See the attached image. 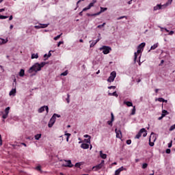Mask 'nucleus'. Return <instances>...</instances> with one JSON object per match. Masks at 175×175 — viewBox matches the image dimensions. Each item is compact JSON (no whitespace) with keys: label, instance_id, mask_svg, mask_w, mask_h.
<instances>
[{"label":"nucleus","instance_id":"1","mask_svg":"<svg viewBox=\"0 0 175 175\" xmlns=\"http://www.w3.org/2000/svg\"><path fill=\"white\" fill-rule=\"evenodd\" d=\"M46 65V62H41L34 64L28 70L29 73H32L33 72H39L42 70V68H43Z\"/></svg>","mask_w":175,"mask_h":175},{"label":"nucleus","instance_id":"2","mask_svg":"<svg viewBox=\"0 0 175 175\" xmlns=\"http://www.w3.org/2000/svg\"><path fill=\"white\" fill-rule=\"evenodd\" d=\"M145 46H146V42H142L137 46V51L134 53L135 64H136V61H137V56L139 55V54H142V50H143V49H144Z\"/></svg>","mask_w":175,"mask_h":175},{"label":"nucleus","instance_id":"3","mask_svg":"<svg viewBox=\"0 0 175 175\" xmlns=\"http://www.w3.org/2000/svg\"><path fill=\"white\" fill-rule=\"evenodd\" d=\"M172 2H173V0H168L166 2V3L163 5L158 4L154 7V10H161L166 9L167 6L172 5Z\"/></svg>","mask_w":175,"mask_h":175},{"label":"nucleus","instance_id":"4","mask_svg":"<svg viewBox=\"0 0 175 175\" xmlns=\"http://www.w3.org/2000/svg\"><path fill=\"white\" fill-rule=\"evenodd\" d=\"M57 118H59L61 117V115H58L57 113H54L53 115L52 118H51V120H49V122L48 124L49 128H53V125H54V124H55V120H57Z\"/></svg>","mask_w":175,"mask_h":175},{"label":"nucleus","instance_id":"5","mask_svg":"<svg viewBox=\"0 0 175 175\" xmlns=\"http://www.w3.org/2000/svg\"><path fill=\"white\" fill-rule=\"evenodd\" d=\"M142 135H143L144 137L147 136V131H146V129H142L136 135L135 139H140V137H142Z\"/></svg>","mask_w":175,"mask_h":175},{"label":"nucleus","instance_id":"6","mask_svg":"<svg viewBox=\"0 0 175 175\" xmlns=\"http://www.w3.org/2000/svg\"><path fill=\"white\" fill-rule=\"evenodd\" d=\"M103 165H105V161L103 160L100 164H98L97 165L92 167V170L94 172H98V170H100V169L103 167Z\"/></svg>","mask_w":175,"mask_h":175},{"label":"nucleus","instance_id":"7","mask_svg":"<svg viewBox=\"0 0 175 175\" xmlns=\"http://www.w3.org/2000/svg\"><path fill=\"white\" fill-rule=\"evenodd\" d=\"M116 76H117V73L115 71L111 72L110 76L107 79L108 83H113Z\"/></svg>","mask_w":175,"mask_h":175},{"label":"nucleus","instance_id":"8","mask_svg":"<svg viewBox=\"0 0 175 175\" xmlns=\"http://www.w3.org/2000/svg\"><path fill=\"white\" fill-rule=\"evenodd\" d=\"M100 50H103V54H109L111 51V48L110 46H103Z\"/></svg>","mask_w":175,"mask_h":175},{"label":"nucleus","instance_id":"9","mask_svg":"<svg viewBox=\"0 0 175 175\" xmlns=\"http://www.w3.org/2000/svg\"><path fill=\"white\" fill-rule=\"evenodd\" d=\"M95 3H96V0H93L92 2L88 5V7L83 9L82 12H87V10H90V9L94 7Z\"/></svg>","mask_w":175,"mask_h":175},{"label":"nucleus","instance_id":"10","mask_svg":"<svg viewBox=\"0 0 175 175\" xmlns=\"http://www.w3.org/2000/svg\"><path fill=\"white\" fill-rule=\"evenodd\" d=\"M106 10H107V8H103V7H100V11L99 12H97L96 14H87V16H99V14H100V13H103V12H106Z\"/></svg>","mask_w":175,"mask_h":175},{"label":"nucleus","instance_id":"11","mask_svg":"<svg viewBox=\"0 0 175 175\" xmlns=\"http://www.w3.org/2000/svg\"><path fill=\"white\" fill-rule=\"evenodd\" d=\"M9 111H10V107H8L5 109V113L2 116V118H3V120H6V118H8L9 116Z\"/></svg>","mask_w":175,"mask_h":175},{"label":"nucleus","instance_id":"12","mask_svg":"<svg viewBox=\"0 0 175 175\" xmlns=\"http://www.w3.org/2000/svg\"><path fill=\"white\" fill-rule=\"evenodd\" d=\"M44 110H46V114L49 113V107L48 106H43L41 107L39 109H38V113H43V111H44Z\"/></svg>","mask_w":175,"mask_h":175},{"label":"nucleus","instance_id":"13","mask_svg":"<svg viewBox=\"0 0 175 175\" xmlns=\"http://www.w3.org/2000/svg\"><path fill=\"white\" fill-rule=\"evenodd\" d=\"M65 162H66V163L63 164V166H64V167H73V164H72V161L65 160Z\"/></svg>","mask_w":175,"mask_h":175},{"label":"nucleus","instance_id":"14","mask_svg":"<svg viewBox=\"0 0 175 175\" xmlns=\"http://www.w3.org/2000/svg\"><path fill=\"white\" fill-rule=\"evenodd\" d=\"M124 170H126V168H125L124 167H120L119 169L116 170L115 175H120V173H121V172H124Z\"/></svg>","mask_w":175,"mask_h":175},{"label":"nucleus","instance_id":"15","mask_svg":"<svg viewBox=\"0 0 175 175\" xmlns=\"http://www.w3.org/2000/svg\"><path fill=\"white\" fill-rule=\"evenodd\" d=\"M116 137L118 139H121V137H122V133H121V131L118 130L117 131V129H116Z\"/></svg>","mask_w":175,"mask_h":175},{"label":"nucleus","instance_id":"16","mask_svg":"<svg viewBox=\"0 0 175 175\" xmlns=\"http://www.w3.org/2000/svg\"><path fill=\"white\" fill-rule=\"evenodd\" d=\"M111 120H109L107 122L108 125H110V126H113V121H114V115L113 114V113H111Z\"/></svg>","mask_w":175,"mask_h":175},{"label":"nucleus","instance_id":"17","mask_svg":"<svg viewBox=\"0 0 175 175\" xmlns=\"http://www.w3.org/2000/svg\"><path fill=\"white\" fill-rule=\"evenodd\" d=\"M81 148H83V150H88V148H90V145L88 144H82Z\"/></svg>","mask_w":175,"mask_h":175},{"label":"nucleus","instance_id":"18","mask_svg":"<svg viewBox=\"0 0 175 175\" xmlns=\"http://www.w3.org/2000/svg\"><path fill=\"white\" fill-rule=\"evenodd\" d=\"M124 105H126L128 107H131L133 106V103H132L131 101H124Z\"/></svg>","mask_w":175,"mask_h":175},{"label":"nucleus","instance_id":"19","mask_svg":"<svg viewBox=\"0 0 175 175\" xmlns=\"http://www.w3.org/2000/svg\"><path fill=\"white\" fill-rule=\"evenodd\" d=\"M100 158H102L103 159H106V158H107V154H103V152H102V150H100Z\"/></svg>","mask_w":175,"mask_h":175},{"label":"nucleus","instance_id":"20","mask_svg":"<svg viewBox=\"0 0 175 175\" xmlns=\"http://www.w3.org/2000/svg\"><path fill=\"white\" fill-rule=\"evenodd\" d=\"M25 75V71L24 69H21L19 72V76L20 77H24V75Z\"/></svg>","mask_w":175,"mask_h":175},{"label":"nucleus","instance_id":"21","mask_svg":"<svg viewBox=\"0 0 175 175\" xmlns=\"http://www.w3.org/2000/svg\"><path fill=\"white\" fill-rule=\"evenodd\" d=\"M8 38L7 39H3V38H0V44H5V43H8Z\"/></svg>","mask_w":175,"mask_h":175},{"label":"nucleus","instance_id":"22","mask_svg":"<svg viewBox=\"0 0 175 175\" xmlns=\"http://www.w3.org/2000/svg\"><path fill=\"white\" fill-rule=\"evenodd\" d=\"M108 95L109 96H116V98H118V94H117V92H113V93H109Z\"/></svg>","mask_w":175,"mask_h":175},{"label":"nucleus","instance_id":"23","mask_svg":"<svg viewBox=\"0 0 175 175\" xmlns=\"http://www.w3.org/2000/svg\"><path fill=\"white\" fill-rule=\"evenodd\" d=\"M12 95H13V96L16 95V89H12L10 92V96H12Z\"/></svg>","mask_w":175,"mask_h":175},{"label":"nucleus","instance_id":"24","mask_svg":"<svg viewBox=\"0 0 175 175\" xmlns=\"http://www.w3.org/2000/svg\"><path fill=\"white\" fill-rule=\"evenodd\" d=\"M34 58H36V59L39 58V55H38V53H36V54L33 53L31 55V59H34Z\"/></svg>","mask_w":175,"mask_h":175},{"label":"nucleus","instance_id":"25","mask_svg":"<svg viewBox=\"0 0 175 175\" xmlns=\"http://www.w3.org/2000/svg\"><path fill=\"white\" fill-rule=\"evenodd\" d=\"M131 116H135V114H136V107H133V109L131 111Z\"/></svg>","mask_w":175,"mask_h":175},{"label":"nucleus","instance_id":"26","mask_svg":"<svg viewBox=\"0 0 175 175\" xmlns=\"http://www.w3.org/2000/svg\"><path fill=\"white\" fill-rule=\"evenodd\" d=\"M167 114H169V112H167V111L163 110V111H162V117H165V116H167Z\"/></svg>","mask_w":175,"mask_h":175},{"label":"nucleus","instance_id":"27","mask_svg":"<svg viewBox=\"0 0 175 175\" xmlns=\"http://www.w3.org/2000/svg\"><path fill=\"white\" fill-rule=\"evenodd\" d=\"M42 137V134H37L35 135L36 140H39Z\"/></svg>","mask_w":175,"mask_h":175},{"label":"nucleus","instance_id":"28","mask_svg":"<svg viewBox=\"0 0 175 175\" xmlns=\"http://www.w3.org/2000/svg\"><path fill=\"white\" fill-rule=\"evenodd\" d=\"M81 165H83V163L79 162V163H75V167L80 168V166H81Z\"/></svg>","mask_w":175,"mask_h":175},{"label":"nucleus","instance_id":"29","mask_svg":"<svg viewBox=\"0 0 175 175\" xmlns=\"http://www.w3.org/2000/svg\"><path fill=\"white\" fill-rule=\"evenodd\" d=\"M158 100H159V102H165V103L167 102V100H165L162 98H159Z\"/></svg>","mask_w":175,"mask_h":175},{"label":"nucleus","instance_id":"30","mask_svg":"<svg viewBox=\"0 0 175 175\" xmlns=\"http://www.w3.org/2000/svg\"><path fill=\"white\" fill-rule=\"evenodd\" d=\"M61 36H62V33L60 35H58L56 37H55L53 39H54V40H58V39H59V38H61Z\"/></svg>","mask_w":175,"mask_h":175},{"label":"nucleus","instance_id":"31","mask_svg":"<svg viewBox=\"0 0 175 175\" xmlns=\"http://www.w3.org/2000/svg\"><path fill=\"white\" fill-rule=\"evenodd\" d=\"M65 136H67L66 142H69V137H70V133H66Z\"/></svg>","mask_w":175,"mask_h":175},{"label":"nucleus","instance_id":"32","mask_svg":"<svg viewBox=\"0 0 175 175\" xmlns=\"http://www.w3.org/2000/svg\"><path fill=\"white\" fill-rule=\"evenodd\" d=\"M106 25V23H103L102 25H99L97 26V28H103Z\"/></svg>","mask_w":175,"mask_h":175},{"label":"nucleus","instance_id":"33","mask_svg":"<svg viewBox=\"0 0 175 175\" xmlns=\"http://www.w3.org/2000/svg\"><path fill=\"white\" fill-rule=\"evenodd\" d=\"M49 24H41L42 28H47Z\"/></svg>","mask_w":175,"mask_h":175},{"label":"nucleus","instance_id":"34","mask_svg":"<svg viewBox=\"0 0 175 175\" xmlns=\"http://www.w3.org/2000/svg\"><path fill=\"white\" fill-rule=\"evenodd\" d=\"M175 129V124L170 128L169 131L172 132V131H174Z\"/></svg>","mask_w":175,"mask_h":175},{"label":"nucleus","instance_id":"35","mask_svg":"<svg viewBox=\"0 0 175 175\" xmlns=\"http://www.w3.org/2000/svg\"><path fill=\"white\" fill-rule=\"evenodd\" d=\"M36 29H40L42 28V24H39L38 25L35 26Z\"/></svg>","mask_w":175,"mask_h":175},{"label":"nucleus","instance_id":"36","mask_svg":"<svg viewBox=\"0 0 175 175\" xmlns=\"http://www.w3.org/2000/svg\"><path fill=\"white\" fill-rule=\"evenodd\" d=\"M5 18H8V16H3V15H0V20H5Z\"/></svg>","mask_w":175,"mask_h":175},{"label":"nucleus","instance_id":"37","mask_svg":"<svg viewBox=\"0 0 175 175\" xmlns=\"http://www.w3.org/2000/svg\"><path fill=\"white\" fill-rule=\"evenodd\" d=\"M149 146H150V147H153L154 146V142H151V138L149 139Z\"/></svg>","mask_w":175,"mask_h":175},{"label":"nucleus","instance_id":"38","mask_svg":"<svg viewBox=\"0 0 175 175\" xmlns=\"http://www.w3.org/2000/svg\"><path fill=\"white\" fill-rule=\"evenodd\" d=\"M36 169L38 171V172H41L42 170V167L40 165H38L36 167Z\"/></svg>","mask_w":175,"mask_h":175},{"label":"nucleus","instance_id":"39","mask_svg":"<svg viewBox=\"0 0 175 175\" xmlns=\"http://www.w3.org/2000/svg\"><path fill=\"white\" fill-rule=\"evenodd\" d=\"M147 166H148V164H147V163H144L143 165H142V169H146V167H147Z\"/></svg>","mask_w":175,"mask_h":175},{"label":"nucleus","instance_id":"40","mask_svg":"<svg viewBox=\"0 0 175 175\" xmlns=\"http://www.w3.org/2000/svg\"><path fill=\"white\" fill-rule=\"evenodd\" d=\"M67 75H68V70H66L61 74V76H67Z\"/></svg>","mask_w":175,"mask_h":175},{"label":"nucleus","instance_id":"41","mask_svg":"<svg viewBox=\"0 0 175 175\" xmlns=\"http://www.w3.org/2000/svg\"><path fill=\"white\" fill-rule=\"evenodd\" d=\"M86 143H91V138L85 139Z\"/></svg>","mask_w":175,"mask_h":175},{"label":"nucleus","instance_id":"42","mask_svg":"<svg viewBox=\"0 0 175 175\" xmlns=\"http://www.w3.org/2000/svg\"><path fill=\"white\" fill-rule=\"evenodd\" d=\"M95 44H96V42H92L90 44V47H94V46H95Z\"/></svg>","mask_w":175,"mask_h":175},{"label":"nucleus","instance_id":"43","mask_svg":"<svg viewBox=\"0 0 175 175\" xmlns=\"http://www.w3.org/2000/svg\"><path fill=\"white\" fill-rule=\"evenodd\" d=\"M122 18H126V16H120V17L118 18L117 20H122Z\"/></svg>","mask_w":175,"mask_h":175},{"label":"nucleus","instance_id":"44","mask_svg":"<svg viewBox=\"0 0 175 175\" xmlns=\"http://www.w3.org/2000/svg\"><path fill=\"white\" fill-rule=\"evenodd\" d=\"M61 44H64V42H62V41L59 42L57 44V47H59L61 46Z\"/></svg>","mask_w":175,"mask_h":175},{"label":"nucleus","instance_id":"45","mask_svg":"<svg viewBox=\"0 0 175 175\" xmlns=\"http://www.w3.org/2000/svg\"><path fill=\"white\" fill-rule=\"evenodd\" d=\"M132 144V140H131V139H128L127 141H126V144Z\"/></svg>","mask_w":175,"mask_h":175},{"label":"nucleus","instance_id":"46","mask_svg":"<svg viewBox=\"0 0 175 175\" xmlns=\"http://www.w3.org/2000/svg\"><path fill=\"white\" fill-rule=\"evenodd\" d=\"M172 143H173V141H171L170 143L168 144V148H171V147L172 146Z\"/></svg>","mask_w":175,"mask_h":175},{"label":"nucleus","instance_id":"47","mask_svg":"<svg viewBox=\"0 0 175 175\" xmlns=\"http://www.w3.org/2000/svg\"><path fill=\"white\" fill-rule=\"evenodd\" d=\"M108 89H109V90H111V89L116 90V86H109V87H108Z\"/></svg>","mask_w":175,"mask_h":175},{"label":"nucleus","instance_id":"48","mask_svg":"<svg viewBox=\"0 0 175 175\" xmlns=\"http://www.w3.org/2000/svg\"><path fill=\"white\" fill-rule=\"evenodd\" d=\"M165 152H166V154H170V152H171V150H170V149H167L166 150H165Z\"/></svg>","mask_w":175,"mask_h":175},{"label":"nucleus","instance_id":"49","mask_svg":"<svg viewBox=\"0 0 175 175\" xmlns=\"http://www.w3.org/2000/svg\"><path fill=\"white\" fill-rule=\"evenodd\" d=\"M0 146H2V135L0 134Z\"/></svg>","mask_w":175,"mask_h":175},{"label":"nucleus","instance_id":"50","mask_svg":"<svg viewBox=\"0 0 175 175\" xmlns=\"http://www.w3.org/2000/svg\"><path fill=\"white\" fill-rule=\"evenodd\" d=\"M50 57H51V51H50L48 54V58H50Z\"/></svg>","mask_w":175,"mask_h":175},{"label":"nucleus","instance_id":"51","mask_svg":"<svg viewBox=\"0 0 175 175\" xmlns=\"http://www.w3.org/2000/svg\"><path fill=\"white\" fill-rule=\"evenodd\" d=\"M80 2H81V0H79V1H77V8H79V3H80Z\"/></svg>","mask_w":175,"mask_h":175},{"label":"nucleus","instance_id":"52","mask_svg":"<svg viewBox=\"0 0 175 175\" xmlns=\"http://www.w3.org/2000/svg\"><path fill=\"white\" fill-rule=\"evenodd\" d=\"M84 137H88V139H91V136H90L88 135H85Z\"/></svg>","mask_w":175,"mask_h":175},{"label":"nucleus","instance_id":"53","mask_svg":"<svg viewBox=\"0 0 175 175\" xmlns=\"http://www.w3.org/2000/svg\"><path fill=\"white\" fill-rule=\"evenodd\" d=\"M12 20H13V16H12V15H11V16H10V18H9V21H12Z\"/></svg>","mask_w":175,"mask_h":175},{"label":"nucleus","instance_id":"54","mask_svg":"<svg viewBox=\"0 0 175 175\" xmlns=\"http://www.w3.org/2000/svg\"><path fill=\"white\" fill-rule=\"evenodd\" d=\"M2 12H5V8L0 9V13H2Z\"/></svg>","mask_w":175,"mask_h":175},{"label":"nucleus","instance_id":"55","mask_svg":"<svg viewBox=\"0 0 175 175\" xmlns=\"http://www.w3.org/2000/svg\"><path fill=\"white\" fill-rule=\"evenodd\" d=\"M174 33V31H171L170 33H169V35H173Z\"/></svg>","mask_w":175,"mask_h":175},{"label":"nucleus","instance_id":"56","mask_svg":"<svg viewBox=\"0 0 175 175\" xmlns=\"http://www.w3.org/2000/svg\"><path fill=\"white\" fill-rule=\"evenodd\" d=\"M157 47H158V44H154V49H157Z\"/></svg>","mask_w":175,"mask_h":175},{"label":"nucleus","instance_id":"57","mask_svg":"<svg viewBox=\"0 0 175 175\" xmlns=\"http://www.w3.org/2000/svg\"><path fill=\"white\" fill-rule=\"evenodd\" d=\"M99 40H100V38H98V39L96 40V42H96V43H98V42H99Z\"/></svg>","mask_w":175,"mask_h":175},{"label":"nucleus","instance_id":"58","mask_svg":"<svg viewBox=\"0 0 175 175\" xmlns=\"http://www.w3.org/2000/svg\"><path fill=\"white\" fill-rule=\"evenodd\" d=\"M22 146H24L25 147H27V144L25 143H21Z\"/></svg>","mask_w":175,"mask_h":175},{"label":"nucleus","instance_id":"59","mask_svg":"<svg viewBox=\"0 0 175 175\" xmlns=\"http://www.w3.org/2000/svg\"><path fill=\"white\" fill-rule=\"evenodd\" d=\"M66 101H67V103H69L70 102V100H69V98H66Z\"/></svg>","mask_w":175,"mask_h":175},{"label":"nucleus","instance_id":"60","mask_svg":"<svg viewBox=\"0 0 175 175\" xmlns=\"http://www.w3.org/2000/svg\"><path fill=\"white\" fill-rule=\"evenodd\" d=\"M162 29H164L165 31H166V32H169V30H167V29L166 28H162Z\"/></svg>","mask_w":175,"mask_h":175},{"label":"nucleus","instance_id":"61","mask_svg":"<svg viewBox=\"0 0 175 175\" xmlns=\"http://www.w3.org/2000/svg\"><path fill=\"white\" fill-rule=\"evenodd\" d=\"M163 62H165V61L161 60V63H160V64H159V65H162V64H163Z\"/></svg>","mask_w":175,"mask_h":175},{"label":"nucleus","instance_id":"62","mask_svg":"<svg viewBox=\"0 0 175 175\" xmlns=\"http://www.w3.org/2000/svg\"><path fill=\"white\" fill-rule=\"evenodd\" d=\"M10 29H13V25H11L10 26Z\"/></svg>","mask_w":175,"mask_h":175},{"label":"nucleus","instance_id":"63","mask_svg":"<svg viewBox=\"0 0 175 175\" xmlns=\"http://www.w3.org/2000/svg\"><path fill=\"white\" fill-rule=\"evenodd\" d=\"M46 57L49 58V57H48V55H47V54H45V55H44V58H46Z\"/></svg>","mask_w":175,"mask_h":175},{"label":"nucleus","instance_id":"64","mask_svg":"<svg viewBox=\"0 0 175 175\" xmlns=\"http://www.w3.org/2000/svg\"><path fill=\"white\" fill-rule=\"evenodd\" d=\"M79 16H83V11H81V12H79Z\"/></svg>","mask_w":175,"mask_h":175}]
</instances>
